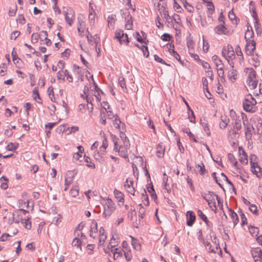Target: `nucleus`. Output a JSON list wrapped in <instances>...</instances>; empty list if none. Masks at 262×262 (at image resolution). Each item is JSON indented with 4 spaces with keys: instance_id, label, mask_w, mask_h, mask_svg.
Here are the masks:
<instances>
[{
    "instance_id": "nucleus-1",
    "label": "nucleus",
    "mask_w": 262,
    "mask_h": 262,
    "mask_svg": "<svg viewBox=\"0 0 262 262\" xmlns=\"http://www.w3.org/2000/svg\"><path fill=\"white\" fill-rule=\"evenodd\" d=\"M112 138L114 143V150L118 151L120 156L125 159L128 158L127 150L130 147L129 142H126L123 144L119 145V139L114 135H112Z\"/></svg>"
},
{
    "instance_id": "nucleus-2",
    "label": "nucleus",
    "mask_w": 262,
    "mask_h": 262,
    "mask_svg": "<svg viewBox=\"0 0 262 262\" xmlns=\"http://www.w3.org/2000/svg\"><path fill=\"white\" fill-rule=\"evenodd\" d=\"M256 104V101L253 96L250 94L248 95L243 101L244 109L247 112L254 113L255 112L254 106Z\"/></svg>"
},
{
    "instance_id": "nucleus-3",
    "label": "nucleus",
    "mask_w": 262,
    "mask_h": 262,
    "mask_svg": "<svg viewBox=\"0 0 262 262\" xmlns=\"http://www.w3.org/2000/svg\"><path fill=\"white\" fill-rule=\"evenodd\" d=\"M114 38L117 39L121 45H127L129 42L127 35L125 34L123 31L121 29L116 30Z\"/></svg>"
},
{
    "instance_id": "nucleus-4",
    "label": "nucleus",
    "mask_w": 262,
    "mask_h": 262,
    "mask_svg": "<svg viewBox=\"0 0 262 262\" xmlns=\"http://www.w3.org/2000/svg\"><path fill=\"white\" fill-rule=\"evenodd\" d=\"M122 16L125 20V27L127 30L132 29L133 26L132 17L128 10V9L122 10Z\"/></svg>"
},
{
    "instance_id": "nucleus-5",
    "label": "nucleus",
    "mask_w": 262,
    "mask_h": 262,
    "mask_svg": "<svg viewBox=\"0 0 262 262\" xmlns=\"http://www.w3.org/2000/svg\"><path fill=\"white\" fill-rule=\"evenodd\" d=\"M252 160V158H251ZM251 168L252 172L255 174L257 177L260 178L262 176V168L258 165L257 163L250 161Z\"/></svg>"
},
{
    "instance_id": "nucleus-6",
    "label": "nucleus",
    "mask_w": 262,
    "mask_h": 262,
    "mask_svg": "<svg viewBox=\"0 0 262 262\" xmlns=\"http://www.w3.org/2000/svg\"><path fill=\"white\" fill-rule=\"evenodd\" d=\"M133 181L126 179L124 184V187L127 192L133 195H135V189L133 186Z\"/></svg>"
},
{
    "instance_id": "nucleus-7",
    "label": "nucleus",
    "mask_w": 262,
    "mask_h": 262,
    "mask_svg": "<svg viewBox=\"0 0 262 262\" xmlns=\"http://www.w3.org/2000/svg\"><path fill=\"white\" fill-rule=\"evenodd\" d=\"M256 42L253 40L247 41L245 46V51L248 55H252L253 51L255 49Z\"/></svg>"
},
{
    "instance_id": "nucleus-8",
    "label": "nucleus",
    "mask_w": 262,
    "mask_h": 262,
    "mask_svg": "<svg viewBox=\"0 0 262 262\" xmlns=\"http://www.w3.org/2000/svg\"><path fill=\"white\" fill-rule=\"evenodd\" d=\"M90 236L93 238H95L97 236V223L96 221L93 220L91 222L90 230Z\"/></svg>"
},
{
    "instance_id": "nucleus-9",
    "label": "nucleus",
    "mask_w": 262,
    "mask_h": 262,
    "mask_svg": "<svg viewBox=\"0 0 262 262\" xmlns=\"http://www.w3.org/2000/svg\"><path fill=\"white\" fill-rule=\"evenodd\" d=\"M88 92H89L88 87L85 86L84 89L83 90V93L86 95V102H87L86 108L87 109L90 108L89 114L91 115L93 111V104L92 103V101H91L90 98H89L88 97V95L87 94V93Z\"/></svg>"
},
{
    "instance_id": "nucleus-10",
    "label": "nucleus",
    "mask_w": 262,
    "mask_h": 262,
    "mask_svg": "<svg viewBox=\"0 0 262 262\" xmlns=\"http://www.w3.org/2000/svg\"><path fill=\"white\" fill-rule=\"evenodd\" d=\"M251 253L254 260L262 259V249L257 247L251 250Z\"/></svg>"
},
{
    "instance_id": "nucleus-11",
    "label": "nucleus",
    "mask_w": 262,
    "mask_h": 262,
    "mask_svg": "<svg viewBox=\"0 0 262 262\" xmlns=\"http://www.w3.org/2000/svg\"><path fill=\"white\" fill-rule=\"evenodd\" d=\"M99 246L103 245L106 239V234L104 229L100 227L99 230Z\"/></svg>"
},
{
    "instance_id": "nucleus-12",
    "label": "nucleus",
    "mask_w": 262,
    "mask_h": 262,
    "mask_svg": "<svg viewBox=\"0 0 262 262\" xmlns=\"http://www.w3.org/2000/svg\"><path fill=\"white\" fill-rule=\"evenodd\" d=\"M187 225L188 226H192L193 224L195 216L194 213L192 211H188L187 212Z\"/></svg>"
},
{
    "instance_id": "nucleus-13",
    "label": "nucleus",
    "mask_w": 262,
    "mask_h": 262,
    "mask_svg": "<svg viewBox=\"0 0 262 262\" xmlns=\"http://www.w3.org/2000/svg\"><path fill=\"white\" fill-rule=\"evenodd\" d=\"M75 175L71 171H68L66 175L64 185L70 186L73 182Z\"/></svg>"
},
{
    "instance_id": "nucleus-14",
    "label": "nucleus",
    "mask_w": 262,
    "mask_h": 262,
    "mask_svg": "<svg viewBox=\"0 0 262 262\" xmlns=\"http://www.w3.org/2000/svg\"><path fill=\"white\" fill-rule=\"evenodd\" d=\"M74 17L75 15L73 11L70 10L68 12H65L66 20L70 26H71L72 25L73 20L74 19Z\"/></svg>"
},
{
    "instance_id": "nucleus-15",
    "label": "nucleus",
    "mask_w": 262,
    "mask_h": 262,
    "mask_svg": "<svg viewBox=\"0 0 262 262\" xmlns=\"http://www.w3.org/2000/svg\"><path fill=\"white\" fill-rule=\"evenodd\" d=\"M216 194L212 191H209L208 193H202L201 195L203 199L207 202L211 201L214 200V196H216Z\"/></svg>"
},
{
    "instance_id": "nucleus-16",
    "label": "nucleus",
    "mask_w": 262,
    "mask_h": 262,
    "mask_svg": "<svg viewBox=\"0 0 262 262\" xmlns=\"http://www.w3.org/2000/svg\"><path fill=\"white\" fill-rule=\"evenodd\" d=\"M200 123L203 126L204 130L206 132L207 136H209L210 135V132L209 130V126L208 125V122L205 117H203L201 118Z\"/></svg>"
},
{
    "instance_id": "nucleus-17",
    "label": "nucleus",
    "mask_w": 262,
    "mask_h": 262,
    "mask_svg": "<svg viewBox=\"0 0 262 262\" xmlns=\"http://www.w3.org/2000/svg\"><path fill=\"white\" fill-rule=\"evenodd\" d=\"M113 120V123L114 127L120 130H121V127H123L124 126V124L122 123L120 119L117 115H115V117Z\"/></svg>"
},
{
    "instance_id": "nucleus-18",
    "label": "nucleus",
    "mask_w": 262,
    "mask_h": 262,
    "mask_svg": "<svg viewBox=\"0 0 262 262\" xmlns=\"http://www.w3.org/2000/svg\"><path fill=\"white\" fill-rule=\"evenodd\" d=\"M214 31L218 34H227L228 31L227 28L223 25H219L215 27Z\"/></svg>"
},
{
    "instance_id": "nucleus-19",
    "label": "nucleus",
    "mask_w": 262,
    "mask_h": 262,
    "mask_svg": "<svg viewBox=\"0 0 262 262\" xmlns=\"http://www.w3.org/2000/svg\"><path fill=\"white\" fill-rule=\"evenodd\" d=\"M229 64L231 66L232 69L229 72L228 77L231 81H234L236 79L237 71L233 69V65H232L231 63H229Z\"/></svg>"
},
{
    "instance_id": "nucleus-20",
    "label": "nucleus",
    "mask_w": 262,
    "mask_h": 262,
    "mask_svg": "<svg viewBox=\"0 0 262 262\" xmlns=\"http://www.w3.org/2000/svg\"><path fill=\"white\" fill-rule=\"evenodd\" d=\"M227 52V56L229 59H232L235 57V53L231 45H228L226 47Z\"/></svg>"
},
{
    "instance_id": "nucleus-21",
    "label": "nucleus",
    "mask_w": 262,
    "mask_h": 262,
    "mask_svg": "<svg viewBox=\"0 0 262 262\" xmlns=\"http://www.w3.org/2000/svg\"><path fill=\"white\" fill-rule=\"evenodd\" d=\"M229 122V119L227 116H222L221 122L220 123V128L222 129H225L227 126Z\"/></svg>"
},
{
    "instance_id": "nucleus-22",
    "label": "nucleus",
    "mask_w": 262,
    "mask_h": 262,
    "mask_svg": "<svg viewBox=\"0 0 262 262\" xmlns=\"http://www.w3.org/2000/svg\"><path fill=\"white\" fill-rule=\"evenodd\" d=\"M248 70H249V73L247 80H249L250 81V80H257L256 77V72L254 70V69L252 68H250L248 69Z\"/></svg>"
},
{
    "instance_id": "nucleus-23",
    "label": "nucleus",
    "mask_w": 262,
    "mask_h": 262,
    "mask_svg": "<svg viewBox=\"0 0 262 262\" xmlns=\"http://www.w3.org/2000/svg\"><path fill=\"white\" fill-rule=\"evenodd\" d=\"M114 195L115 198L118 200L119 202L123 203L124 201V194L120 191L115 189Z\"/></svg>"
},
{
    "instance_id": "nucleus-24",
    "label": "nucleus",
    "mask_w": 262,
    "mask_h": 262,
    "mask_svg": "<svg viewBox=\"0 0 262 262\" xmlns=\"http://www.w3.org/2000/svg\"><path fill=\"white\" fill-rule=\"evenodd\" d=\"M229 211L230 212V216L232 219L234 225L235 226L238 223L239 221L238 216L237 214L232 209H230L229 210Z\"/></svg>"
},
{
    "instance_id": "nucleus-25",
    "label": "nucleus",
    "mask_w": 262,
    "mask_h": 262,
    "mask_svg": "<svg viewBox=\"0 0 262 262\" xmlns=\"http://www.w3.org/2000/svg\"><path fill=\"white\" fill-rule=\"evenodd\" d=\"M110 108V106L107 103H105V106H103V110L104 111L106 112L107 113V118L108 119H113L114 118L115 116V115H113V113L111 111H107V110H108Z\"/></svg>"
},
{
    "instance_id": "nucleus-26",
    "label": "nucleus",
    "mask_w": 262,
    "mask_h": 262,
    "mask_svg": "<svg viewBox=\"0 0 262 262\" xmlns=\"http://www.w3.org/2000/svg\"><path fill=\"white\" fill-rule=\"evenodd\" d=\"M116 15L112 14L108 16L107 22L108 27H114L115 24Z\"/></svg>"
},
{
    "instance_id": "nucleus-27",
    "label": "nucleus",
    "mask_w": 262,
    "mask_h": 262,
    "mask_svg": "<svg viewBox=\"0 0 262 262\" xmlns=\"http://www.w3.org/2000/svg\"><path fill=\"white\" fill-rule=\"evenodd\" d=\"M132 237V245L134 248L136 249V250H139L141 249L140 245L139 243L138 242V241L133 237V236H131Z\"/></svg>"
},
{
    "instance_id": "nucleus-28",
    "label": "nucleus",
    "mask_w": 262,
    "mask_h": 262,
    "mask_svg": "<svg viewBox=\"0 0 262 262\" xmlns=\"http://www.w3.org/2000/svg\"><path fill=\"white\" fill-rule=\"evenodd\" d=\"M169 52L170 54L173 56L177 60H178L181 64H183V61L181 60L180 56L179 54L175 51L173 49H169Z\"/></svg>"
},
{
    "instance_id": "nucleus-29",
    "label": "nucleus",
    "mask_w": 262,
    "mask_h": 262,
    "mask_svg": "<svg viewBox=\"0 0 262 262\" xmlns=\"http://www.w3.org/2000/svg\"><path fill=\"white\" fill-rule=\"evenodd\" d=\"M212 59L214 62L216 67H220L221 66L223 65L222 60L218 56L214 55L212 56Z\"/></svg>"
},
{
    "instance_id": "nucleus-30",
    "label": "nucleus",
    "mask_w": 262,
    "mask_h": 262,
    "mask_svg": "<svg viewBox=\"0 0 262 262\" xmlns=\"http://www.w3.org/2000/svg\"><path fill=\"white\" fill-rule=\"evenodd\" d=\"M108 146L107 141L105 138H104L102 141V144L100 147V150L103 155L106 153V149Z\"/></svg>"
},
{
    "instance_id": "nucleus-31",
    "label": "nucleus",
    "mask_w": 262,
    "mask_h": 262,
    "mask_svg": "<svg viewBox=\"0 0 262 262\" xmlns=\"http://www.w3.org/2000/svg\"><path fill=\"white\" fill-rule=\"evenodd\" d=\"M118 83L119 85L121 86L123 91L125 92L126 90V83L125 82L124 78L123 77H120L118 78Z\"/></svg>"
},
{
    "instance_id": "nucleus-32",
    "label": "nucleus",
    "mask_w": 262,
    "mask_h": 262,
    "mask_svg": "<svg viewBox=\"0 0 262 262\" xmlns=\"http://www.w3.org/2000/svg\"><path fill=\"white\" fill-rule=\"evenodd\" d=\"M243 123H244V125L245 126V127L246 137L247 138H248L249 139H251V138L252 137V133H251L250 127L247 124H246L244 121Z\"/></svg>"
},
{
    "instance_id": "nucleus-33",
    "label": "nucleus",
    "mask_w": 262,
    "mask_h": 262,
    "mask_svg": "<svg viewBox=\"0 0 262 262\" xmlns=\"http://www.w3.org/2000/svg\"><path fill=\"white\" fill-rule=\"evenodd\" d=\"M104 207H106L107 208H108L113 211H114L115 209V205L111 199L107 200Z\"/></svg>"
},
{
    "instance_id": "nucleus-34",
    "label": "nucleus",
    "mask_w": 262,
    "mask_h": 262,
    "mask_svg": "<svg viewBox=\"0 0 262 262\" xmlns=\"http://www.w3.org/2000/svg\"><path fill=\"white\" fill-rule=\"evenodd\" d=\"M257 80H247V83L250 89L253 90L256 88L257 85Z\"/></svg>"
},
{
    "instance_id": "nucleus-35",
    "label": "nucleus",
    "mask_w": 262,
    "mask_h": 262,
    "mask_svg": "<svg viewBox=\"0 0 262 262\" xmlns=\"http://www.w3.org/2000/svg\"><path fill=\"white\" fill-rule=\"evenodd\" d=\"M70 194L73 197L77 196L79 194V188L78 186H75L73 187L70 190Z\"/></svg>"
},
{
    "instance_id": "nucleus-36",
    "label": "nucleus",
    "mask_w": 262,
    "mask_h": 262,
    "mask_svg": "<svg viewBox=\"0 0 262 262\" xmlns=\"http://www.w3.org/2000/svg\"><path fill=\"white\" fill-rule=\"evenodd\" d=\"M184 7L185 8V9L189 12H192L194 10L193 7L189 4L187 2L186 0H183L182 1Z\"/></svg>"
},
{
    "instance_id": "nucleus-37",
    "label": "nucleus",
    "mask_w": 262,
    "mask_h": 262,
    "mask_svg": "<svg viewBox=\"0 0 262 262\" xmlns=\"http://www.w3.org/2000/svg\"><path fill=\"white\" fill-rule=\"evenodd\" d=\"M253 35H254L253 32L252 30L250 31L249 29H248L246 31L245 34V38L246 41H249V40H250V39L253 36Z\"/></svg>"
},
{
    "instance_id": "nucleus-38",
    "label": "nucleus",
    "mask_w": 262,
    "mask_h": 262,
    "mask_svg": "<svg viewBox=\"0 0 262 262\" xmlns=\"http://www.w3.org/2000/svg\"><path fill=\"white\" fill-rule=\"evenodd\" d=\"M248 156L244 150H243L242 154L241 156L239 161L244 163L247 164L248 163Z\"/></svg>"
},
{
    "instance_id": "nucleus-39",
    "label": "nucleus",
    "mask_w": 262,
    "mask_h": 262,
    "mask_svg": "<svg viewBox=\"0 0 262 262\" xmlns=\"http://www.w3.org/2000/svg\"><path fill=\"white\" fill-rule=\"evenodd\" d=\"M165 148L159 145L157 150V156L159 158H161L164 156Z\"/></svg>"
},
{
    "instance_id": "nucleus-40",
    "label": "nucleus",
    "mask_w": 262,
    "mask_h": 262,
    "mask_svg": "<svg viewBox=\"0 0 262 262\" xmlns=\"http://www.w3.org/2000/svg\"><path fill=\"white\" fill-rule=\"evenodd\" d=\"M84 158L85 162H86L88 163L86 165L88 167H91V168H95V165L94 163H93L91 161V159L89 157H86V156H84Z\"/></svg>"
},
{
    "instance_id": "nucleus-41",
    "label": "nucleus",
    "mask_w": 262,
    "mask_h": 262,
    "mask_svg": "<svg viewBox=\"0 0 262 262\" xmlns=\"http://www.w3.org/2000/svg\"><path fill=\"white\" fill-rule=\"evenodd\" d=\"M162 8L163 11L161 10L160 12L161 15L164 18H167L169 16L168 11L165 7L162 6L161 10H162Z\"/></svg>"
},
{
    "instance_id": "nucleus-42",
    "label": "nucleus",
    "mask_w": 262,
    "mask_h": 262,
    "mask_svg": "<svg viewBox=\"0 0 262 262\" xmlns=\"http://www.w3.org/2000/svg\"><path fill=\"white\" fill-rule=\"evenodd\" d=\"M104 210L102 214V215L104 217L107 218L111 215L113 211L108 208H107L106 207H104Z\"/></svg>"
},
{
    "instance_id": "nucleus-43",
    "label": "nucleus",
    "mask_w": 262,
    "mask_h": 262,
    "mask_svg": "<svg viewBox=\"0 0 262 262\" xmlns=\"http://www.w3.org/2000/svg\"><path fill=\"white\" fill-rule=\"evenodd\" d=\"M81 241L77 237H75L73 240L72 245L74 247H76L77 248H80V249H81Z\"/></svg>"
},
{
    "instance_id": "nucleus-44",
    "label": "nucleus",
    "mask_w": 262,
    "mask_h": 262,
    "mask_svg": "<svg viewBox=\"0 0 262 262\" xmlns=\"http://www.w3.org/2000/svg\"><path fill=\"white\" fill-rule=\"evenodd\" d=\"M235 52H236L237 55L239 57V59L240 61L243 60L244 59L243 56V53L241 51L240 47L238 45L236 46V47L235 48Z\"/></svg>"
},
{
    "instance_id": "nucleus-45",
    "label": "nucleus",
    "mask_w": 262,
    "mask_h": 262,
    "mask_svg": "<svg viewBox=\"0 0 262 262\" xmlns=\"http://www.w3.org/2000/svg\"><path fill=\"white\" fill-rule=\"evenodd\" d=\"M139 216L140 217L141 219H143L145 212V209L143 207L142 204H139Z\"/></svg>"
},
{
    "instance_id": "nucleus-46",
    "label": "nucleus",
    "mask_w": 262,
    "mask_h": 262,
    "mask_svg": "<svg viewBox=\"0 0 262 262\" xmlns=\"http://www.w3.org/2000/svg\"><path fill=\"white\" fill-rule=\"evenodd\" d=\"M38 35L41 41H43L48 38V33L46 31H41Z\"/></svg>"
},
{
    "instance_id": "nucleus-47",
    "label": "nucleus",
    "mask_w": 262,
    "mask_h": 262,
    "mask_svg": "<svg viewBox=\"0 0 262 262\" xmlns=\"http://www.w3.org/2000/svg\"><path fill=\"white\" fill-rule=\"evenodd\" d=\"M100 122L104 125L106 124L105 112L103 110H101Z\"/></svg>"
},
{
    "instance_id": "nucleus-48",
    "label": "nucleus",
    "mask_w": 262,
    "mask_h": 262,
    "mask_svg": "<svg viewBox=\"0 0 262 262\" xmlns=\"http://www.w3.org/2000/svg\"><path fill=\"white\" fill-rule=\"evenodd\" d=\"M141 50L143 52V55L146 58L148 57L149 56V52L147 47L145 46H141Z\"/></svg>"
},
{
    "instance_id": "nucleus-49",
    "label": "nucleus",
    "mask_w": 262,
    "mask_h": 262,
    "mask_svg": "<svg viewBox=\"0 0 262 262\" xmlns=\"http://www.w3.org/2000/svg\"><path fill=\"white\" fill-rule=\"evenodd\" d=\"M143 191L145 193V195H143V197L142 198V201L145 205L148 206L149 205L148 198L146 194V191L145 189H144Z\"/></svg>"
},
{
    "instance_id": "nucleus-50",
    "label": "nucleus",
    "mask_w": 262,
    "mask_h": 262,
    "mask_svg": "<svg viewBox=\"0 0 262 262\" xmlns=\"http://www.w3.org/2000/svg\"><path fill=\"white\" fill-rule=\"evenodd\" d=\"M249 231L250 233L253 236L254 234L255 235L258 233V229L255 227L251 226L249 227Z\"/></svg>"
},
{
    "instance_id": "nucleus-51",
    "label": "nucleus",
    "mask_w": 262,
    "mask_h": 262,
    "mask_svg": "<svg viewBox=\"0 0 262 262\" xmlns=\"http://www.w3.org/2000/svg\"><path fill=\"white\" fill-rule=\"evenodd\" d=\"M194 44V42L191 38H189L187 39V46L188 49H193Z\"/></svg>"
},
{
    "instance_id": "nucleus-52",
    "label": "nucleus",
    "mask_w": 262,
    "mask_h": 262,
    "mask_svg": "<svg viewBox=\"0 0 262 262\" xmlns=\"http://www.w3.org/2000/svg\"><path fill=\"white\" fill-rule=\"evenodd\" d=\"M120 137L122 142H123V144H124L126 142H129L128 139L126 136V135L122 132L120 130Z\"/></svg>"
},
{
    "instance_id": "nucleus-53",
    "label": "nucleus",
    "mask_w": 262,
    "mask_h": 262,
    "mask_svg": "<svg viewBox=\"0 0 262 262\" xmlns=\"http://www.w3.org/2000/svg\"><path fill=\"white\" fill-rule=\"evenodd\" d=\"M17 147V146L14 143H11L10 144L7 145L6 147V149L9 151H13L15 150Z\"/></svg>"
},
{
    "instance_id": "nucleus-54",
    "label": "nucleus",
    "mask_w": 262,
    "mask_h": 262,
    "mask_svg": "<svg viewBox=\"0 0 262 262\" xmlns=\"http://www.w3.org/2000/svg\"><path fill=\"white\" fill-rule=\"evenodd\" d=\"M33 97H34V99H35V100H36L38 103H40V102L37 100V99H38L40 100L41 99L40 98L38 92L37 90L36 89V88H35L33 90Z\"/></svg>"
},
{
    "instance_id": "nucleus-55",
    "label": "nucleus",
    "mask_w": 262,
    "mask_h": 262,
    "mask_svg": "<svg viewBox=\"0 0 262 262\" xmlns=\"http://www.w3.org/2000/svg\"><path fill=\"white\" fill-rule=\"evenodd\" d=\"M208 203V205L209 206L210 208L212 210H216V206L215 204V200H212L211 201H209Z\"/></svg>"
},
{
    "instance_id": "nucleus-56",
    "label": "nucleus",
    "mask_w": 262,
    "mask_h": 262,
    "mask_svg": "<svg viewBox=\"0 0 262 262\" xmlns=\"http://www.w3.org/2000/svg\"><path fill=\"white\" fill-rule=\"evenodd\" d=\"M39 38V35L37 33H33L31 36V42L33 43H36Z\"/></svg>"
},
{
    "instance_id": "nucleus-57",
    "label": "nucleus",
    "mask_w": 262,
    "mask_h": 262,
    "mask_svg": "<svg viewBox=\"0 0 262 262\" xmlns=\"http://www.w3.org/2000/svg\"><path fill=\"white\" fill-rule=\"evenodd\" d=\"M186 180H187V183L189 184V187L190 188V189L193 191H194V187L193 185V183H192V179H190L189 176H187V178H186Z\"/></svg>"
},
{
    "instance_id": "nucleus-58",
    "label": "nucleus",
    "mask_w": 262,
    "mask_h": 262,
    "mask_svg": "<svg viewBox=\"0 0 262 262\" xmlns=\"http://www.w3.org/2000/svg\"><path fill=\"white\" fill-rule=\"evenodd\" d=\"M198 215L204 222L207 221V216L203 213V212L201 210H199L198 211Z\"/></svg>"
},
{
    "instance_id": "nucleus-59",
    "label": "nucleus",
    "mask_w": 262,
    "mask_h": 262,
    "mask_svg": "<svg viewBox=\"0 0 262 262\" xmlns=\"http://www.w3.org/2000/svg\"><path fill=\"white\" fill-rule=\"evenodd\" d=\"M64 75L67 77V79L69 82H72L73 81V77H72V75L69 74V72L67 70L64 71Z\"/></svg>"
},
{
    "instance_id": "nucleus-60",
    "label": "nucleus",
    "mask_w": 262,
    "mask_h": 262,
    "mask_svg": "<svg viewBox=\"0 0 262 262\" xmlns=\"http://www.w3.org/2000/svg\"><path fill=\"white\" fill-rule=\"evenodd\" d=\"M217 74L220 77H224V65L221 66L220 67H217Z\"/></svg>"
},
{
    "instance_id": "nucleus-61",
    "label": "nucleus",
    "mask_w": 262,
    "mask_h": 262,
    "mask_svg": "<svg viewBox=\"0 0 262 262\" xmlns=\"http://www.w3.org/2000/svg\"><path fill=\"white\" fill-rule=\"evenodd\" d=\"M239 215H240L241 220H242V225L243 226L245 224H247V218H246L245 215L244 214V213L243 212H242V211H241Z\"/></svg>"
},
{
    "instance_id": "nucleus-62",
    "label": "nucleus",
    "mask_w": 262,
    "mask_h": 262,
    "mask_svg": "<svg viewBox=\"0 0 262 262\" xmlns=\"http://www.w3.org/2000/svg\"><path fill=\"white\" fill-rule=\"evenodd\" d=\"M73 159L75 161H81L80 159L82 158V154L79 153V152H75L73 154Z\"/></svg>"
},
{
    "instance_id": "nucleus-63",
    "label": "nucleus",
    "mask_w": 262,
    "mask_h": 262,
    "mask_svg": "<svg viewBox=\"0 0 262 262\" xmlns=\"http://www.w3.org/2000/svg\"><path fill=\"white\" fill-rule=\"evenodd\" d=\"M20 34V32L18 31H13L11 34L10 38L11 39H16L17 38V37H18L19 36Z\"/></svg>"
},
{
    "instance_id": "nucleus-64",
    "label": "nucleus",
    "mask_w": 262,
    "mask_h": 262,
    "mask_svg": "<svg viewBox=\"0 0 262 262\" xmlns=\"http://www.w3.org/2000/svg\"><path fill=\"white\" fill-rule=\"evenodd\" d=\"M249 210L254 214H257L258 211L256 205L254 204L250 205Z\"/></svg>"
}]
</instances>
